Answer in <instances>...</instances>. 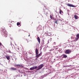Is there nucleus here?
I'll return each instance as SVG.
<instances>
[{"mask_svg":"<svg viewBox=\"0 0 79 79\" xmlns=\"http://www.w3.org/2000/svg\"><path fill=\"white\" fill-rule=\"evenodd\" d=\"M2 35H4V36H5V37H7V35H8L7 34V32H6V30H5V29L2 30Z\"/></svg>","mask_w":79,"mask_h":79,"instance_id":"f257e3e1","label":"nucleus"},{"mask_svg":"<svg viewBox=\"0 0 79 79\" xmlns=\"http://www.w3.org/2000/svg\"><path fill=\"white\" fill-rule=\"evenodd\" d=\"M79 34H77L76 35V40H73L71 41V42H76L77 40H79Z\"/></svg>","mask_w":79,"mask_h":79,"instance_id":"f03ea898","label":"nucleus"},{"mask_svg":"<svg viewBox=\"0 0 79 79\" xmlns=\"http://www.w3.org/2000/svg\"><path fill=\"white\" fill-rule=\"evenodd\" d=\"M71 53V50L70 49H67L65 51V53L66 54H69Z\"/></svg>","mask_w":79,"mask_h":79,"instance_id":"7ed1b4c3","label":"nucleus"},{"mask_svg":"<svg viewBox=\"0 0 79 79\" xmlns=\"http://www.w3.org/2000/svg\"><path fill=\"white\" fill-rule=\"evenodd\" d=\"M35 53L36 55H37L36 56V58H39L40 56V55H39V54L38 55V49L37 48H36L35 50Z\"/></svg>","mask_w":79,"mask_h":79,"instance_id":"20e7f679","label":"nucleus"},{"mask_svg":"<svg viewBox=\"0 0 79 79\" xmlns=\"http://www.w3.org/2000/svg\"><path fill=\"white\" fill-rule=\"evenodd\" d=\"M43 66H44V64H42L40 65L38 67V68L36 69V70H39V69H40L42 68H43Z\"/></svg>","mask_w":79,"mask_h":79,"instance_id":"39448f33","label":"nucleus"},{"mask_svg":"<svg viewBox=\"0 0 79 79\" xmlns=\"http://www.w3.org/2000/svg\"><path fill=\"white\" fill-rule=\"evenodd\" d=\"M42 29V26L41 25H39L38 27H37V31H39L40 30H41Z\"/></svg>","mask_w":79,"mask_h":79,"instance_id":"423d86ee","label":"nucleus"},{"mask_svg":"<svg viewBox=\"0 0 79 79\" xmlns=\"http://www.w3.org/2000/svg\"><path fill=\"white\" fill-rule=\"evenodd\" d=\"M67 5L68 6H70V7H76V6H74L73 5L70 4L69 3L67 4Z\"/></svg>","mask_w":79,"mask_h":79,"instance_id":"0eeeda50","label":"nucleus"},{"mask_svg":"<svg viewBox=\"0 0 79 79\" xmlns=\"http://www.w3.org/2000/svg\"><path fill=\"white\" fill-rule=\"evenodd\" d=\"M36 68H37V66H35L31 67L30 69V70H34V69H36Z\"/></svg>","mask_w":79,"mask_h":79,"instance_id":"6e6552de","label":"nucleus"},{"mask_svg":"<svg viewBox=\"0 0 79 79\" xmlns=\"http://www.w3.org/2000/svg\"><path fill=\"white\" fill-rule=\"evenodd\" d=\"M62 56H63L62 57V58H67V55L63 54L62 56H60V57H61Z\"/></svg>","mask_w":79,"mask_h":79,"instance_id":"1a4fd4ad","label":"nucleus"},{"mask_svg":"<svg viewBox=\"0 0 79 79\" xmlns=\"http://www.w3.org/2000/svg\"><path fill=\"white\" fill-rule=\"evenodd\" d=\"M6 58L8 60H10V56H6Z\"/></svg>","mask_w":79,"mask_h":79,"instance_id":"9d476101","label":"nucleus"},{"mask_svg":"<svg viewBox=\"0 0 79 79\" xmlns=\"http://www.w3.org/2000/svg\"><path fill=\"white\" fill-rule=\"evenodd\" d=\"M37 40L39 42V44H40V38H39V37H38L37 38Z\"/></svg>","mask_w":79,"mask_h":79,"instance_id":"9b49d317","label":"nucleus"},{"mask_svg":"<svg viewBox=\"0 0 79 79\" xmlns=\"http://www.w3.org/2000/svg\"><path fill=\"white\" fill-rule=\"evenodd\" d=\"M15 66H19V67H23L24 66L22 65H20V64H15Z\"/></svg>","mask_w":79,"mask_h":79,"instance_id":"f8f14e48","label":"nucleus"},{"mask_svg":"<svg viewBox=\"0 0 79 79\" xmlns=\"http://www.w3.org/2000/svg\"><path fill=\"white\" fill-rule=\"evenodd\" d=\"M74 17L75 19H77L78 18V16H77L76 15H75L74 16Z\"/></svg>","mask_w":79,"mask_h":79,"instance_id":"ddd939ff","label":"nucleus"},{"mask_svg":"<svg viewBox=\"0 0 79 79\" xmlns=\"http://www.w3.org/2000/svg\"><path fill=\"white\" fill-rule=\"evenodd\" d=\"M10 69L11 70H16V68H15L14 67H13V68H10Z\"/></svg>","mask_w":79,"mask_h":79,"instance_id":"4468645a","label":"nucleus"},{"mask_svg":"<svg viewBox=\"0 0 79 79\" xmlns=\"http://www.w3.org/2000/svg\"><path fill=\"white\" fill-rule=\"evenodd\" d=\"M52 34H51V33H48V36H50V35H51Z\"/></svg>","mask_w":79,"mask_h":79,"instance_id":"2eb2a0df","label":"nucleus"},{"mask_svg":"<svg viewBox=\"0 0 79 79\" xmlns=\"http://www.w3.org/2000/svg\"><path fill=\"white\" fill-rule=\"evenodd\" d=\"M58 20H60V17L59 16H58V18H57Z\"/></svg>","mask_w":79,"mask_h":79,"instance_id":"dca6fc26","label":"nucleus"},{"mask_svg":"<svg viewBox=\"0 0 79 79\" xmlns=\"http://www.w3.org/2000/svg\"><path fill=\"white\" fill-rule=\"evenodd\" d=\"M42 52H41L38 55L40 56H41L42 55Z\"/></svg>","mask_w":79,"mask_h":79,"instance_id":"f3484780","label":"nucleus"},{"mask_svg":"<svg viewBox=\"0 0 79 79\" xmlns=\"http://www.w3.org/2000/svg\"><path fill=\"white\" fill-rule=\"evenodd\" d=\"M20 23L19 22H18L17 23V26H19V25H20Z\"/></svg>","mask_w":79,"mask_h":79,"instance_id":"a211bd4d","label":"nucleus"},{"mask_svg":"<svg viewBox=\"0 0 79 79\" xmlns=\"http://www.w3.org/2000/svg\"><path fill=\"white\" fill-rule=\"evenodd\" d=\"M50 18H51V19H52V18H53V17L52 16V15H50Z\"/></svg>","mask_w":79,"mask_h":79,"instance_id":"6ab92c4d","label":"nucleus"},{"mask_svg":"<svg viewBox=\"0 0 79 79\" xmlns=\"http://www.w3.org/2000/svg\"><path fill=\"white\" fill-rule=\"evenodd\" d=\"M61 12H62V11L61 10H60V14H61Z\"/></svg>","mask_w":79,"mask_h":79,"instance_id":"aec40b11","label":"nucleus"},{"mask_svg":"<svg viewBox=\"0 0 79 79\" xmlns=\"http://www.w3.org/2000/svg\"><path fill=\"white\" fill-rule=\"evenodd\" d=\"M58 22L57 21H56L55 22V23H56V24H58V23H57V22Z\"/></svg>","mask_w":79,"mask_h":79,"instance_id":"412c9836","label":"nucleus"},{"mask_svg":"<svg viewBox=\"0 0 79 79\" xmlns=\"http://www.w3.org/2000/svg\"><path fill=\"white\" fill-rule=\"evenodd\" d=\"M49 41H50V40H49L48 41V44H49Z\"/></svg>","mask_w":79,"mask_h":79,"instance_id":"4be33fe9","label":"nucleus"},{"mask_svg":"<svg viewBox=\"0 0 79 79\" xmlns=\"http://www.w3.org/2000/svg\"><path fill=\"white\" fill-rule=\"evenodd\" d=\"M72 47L73 48V47H74V48H75V46H73Z\"/></svg>","mask_w":79,"mask_h":79,"instance_id":"5701e85b","label":"nucleus"},{"mask_svg":"<svg viewBox=\"0 0 79 79\" xmlns=\"http://www.w3.org/2000/svg\"><path fill=\"white\" fill-rule=\"evenodd\" d=\"M28 53L29 54H31V52H29Z\"/></svg>","mask_w":79,"mask_h":79,"instance_id":"b1692460","label":"nucleus"},{"mask_svg":"<svg viewBox=\"0 0 79 79\" xmlns=\"http://www.w3.org/2000/svg\"><path fill=\"white\" fill-rule=\"evenodd\" d=\"M68 66V67H70V66H71V65H69V66Z\"/></svg>","mask_w":79,"mask_h":79,"instance_id":"393cba45","label":"nucleus"},{"mask_svg":"<svg viewBox=\"0 0 79 79\" xmlns=\"http://www.w3.org/2000/svg\"><path fill=\"white\" fill-rule=\"evenodd\" d=\"M10 44H11V45H12V44L11 43V42H10Z\"/></svg>","mask_w":79,"mask_h":79,"instance_id":"a878e982","label":"nucleus"},{"mask_svg":"<svg viewBox=\"0 0 79 79\" xmlns=\"http://www.w3.org/2000/svg\"><path fill=\"white\" fill-rule=\"evenodd\" d=\"M37 58H35V60H37Z\"/></svg>","mask_w":79,"mask_h":79,"instance_id":"bb28decb","label":"nucleus"},{"mask_svg":"<svg viewBox=\"0 0 79 79\" xmlns=\"http://www.w3.org/2000/svg\"><path fill=\"white\" fill-rule=\"evenodd\" d=\"M49 51H50V52H51V51H52V49H50V50H49Z\"/></svg>","mask_w":79,"mask_h":79,"instance_id":"cd10ccee","label":"nucleus"},{"mask_svg":"<svg viewBox=\"0 0 79 79\" xmlns=\"http://www.w3.org/2000/svg\"><path fill=\"white\" fill-rule=\"evenodd\" d=\"M15 60H17V58H15Z\"/></svg>","mask_w":79,"mask_h":79,"instance_id":"c85d7f7f","label":"nucleus"},{"mask_svg":"<svg viewBox=\"0 0 79 79\" xmlns=\"http://www.w3.org/2000/svg\"><path fill=\"white\" fill-rule=\"evenodd\" d=\"M56 18H57V16H56Z\"/></svg>","mask_w":79,"mask_h":79,"instance_id":"c756f323","label":"nucleus"},{"mask_svg":"<svg viewBox=\"0 0 79 79\" xmlns=\"http://www.w3.org/2000/svg\"><path fill=\"white\" fill-rule=\"evenodd\" d=\"M30 35H28V37H29V36Z\"/></svg>","mask_w":79,"mask_h":79,"instance_id":"7c9ffc66","label":"nucleus"},{"mask_svg":"<svg viewBox=\"0 0 79 79\" xmlns=\"http://www.w3.org/2000/svg\"><path fill=\"white\" fill-rule=\"evenodd\" d=\"M12 60H13V59H12Z\"/></svg>","mask_w":79,"mask_h":79,"instance_id":"2f4dec72","label":"nucleus"},{"mask_svg":"<svg viewBox=\"0 0 79 79\" xmlns=\"http://www.w3.org/2000/svg\"><path fill=\"white\" fill-rule=\"evenodd\" d=\"M50 39V40H51V39H52V38H51Z\"/></svg>","mask_w":79,"mask_h":79,"instance_id":"473e14b6","label":"nucleus"},{"mask_svg":"<svg viewBox=\"0 0 79 79\" xmlns=\"http://www.w3.org/2000/svg\"><path fill=\"white\" fill-rule=\"evenodd\" d=\"M78 68H79V66L78 67Z\"/></svg>","mask_w":79,"mask_h":79,"instance_id":"72a5a7b5","label":"nucleus"}]
</instances>
